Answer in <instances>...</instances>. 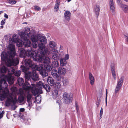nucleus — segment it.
<instances>
[{"label":"nucleus","instance_id":"obj_1","mask_svg":"<svg viewBox=\"0 0 128 128\" xmlns=\"http://www.w3.org/2000/svg\"><path fill=\"white\" fill-rule=\"evenodd\" d=\"M35 32L32 30H31L28 28H26L24 32L20 33V36L24 41L23 45L25 48L30 47L31 42L29 39L30 38L32 42L33 48H36L38 46L37 36L35 34Z\"/></svg>","mask_w":128,"mask_h":128},{"label":"nucleus","instance_id":"obj_2","mask_svg":"<svg viewBox=\"0 0 128 128\" xmlns=\"http://www.w3.org/2000/svg\"><path fill=\"white\" fill-rule=\"evenodd\" d=\"M12 43L10 42L8 46V48L10 52V54L9 58L7 60L6 65L7 66L10 67L13 66H14L18 64L19 63V61L17 58L15 57L16 56V53L15 51V45L14 44V42H15L18 40V39L16 37H12Z\"/></svg>","mask_w":128,"mask_h":128},{"label":"nucleus","instance_id":"obj_3","mask_svg":"<svg viewBox=\"0 0 128 128\" xmlns=\"http://www.w3.org/2000/svg\"><path fill=\"white\" fill-rule=\"evenodd\" d=\"M39 46L40 50L37 52L38 56L33 57L34 60L45 64H50V59L48 57H46L44 59V58L45 55L47 56L49 55L50 52L46 49L44 45L40 44Z\"/></svg>","mask_w":128,"mask_h":128},{"label":"nucleus","instance_id":"obj_4","mask_svg":"<svg viewBox=\"0 0 128 128\" xmlns=\"http://www.w3.org/2000/svg\"><path fill=\"white\" fill-rule=\"evenodd\" d=\"M8 68L5 66H3L0 69V78H2L0 82V93L4 96L8 95L9 91L6 88L8 84L6 80L4 79L6 77L7 75H5L7 72H8Z\"/></svg>","mask_w":128,"mask_h":128},{"label":"nucleus","instance_id":"obj_5","mask_svg":"<svg viewBox=\"0 0 128 128\" xmlns=\"http://www.w3.org/2000/svg\"><path fill=\"white\" fill-rule=\"evenodd\" d=\"M32 69V71L28 72L25 73V78L26 81H30L31 79L34 81H35L38 80V74L33 68Z\"/></svg>","mask_w":128,"mask_h":128},{"label":"nucleus","instance_id":"obj_6","mask_svg":"<svg viewBox=\"0 0 128 128\" xmlns=\"http://www.w3.org/2000/svg\"><path fill=\"white\" fill-rule=\"evenodd\" d=\"M72 94H68L66 92H65L62 95V100L64 103L67 104L72 102Z\"/></svg>","mask_w":128,"mask_h":128},{"label":"nucleus","instance_id":"obj_7","mask_svg":"<svg viewBox=\"0 0 128 128\" xmlns=\"http://www.w3.org/2000/svg\"><path fill=\"white\" fill-rule=\"evenodd\" d=\"M10 98H8L6 102V104L7 106H12L14 105L17 102V100L15 99H13L12 94L9 95Z\"/></svg>","mask_w":128,"mask_h":128},{"label":"nucleus","instance_id":"obj_8","mask_svg":"<svg viewBox=\"0 0 128 128\" xmlns=\"http://www.w3.org/2000/svg\"><path fill=\"white\" fill-rule=\"evenodd\" d=\"M124 76H122L118 81L115 90V92L116 94L120 90L122 85V83L124 81Z\"/></svg>","mask_w":128,"mask_h":128},{"label":"nucleus","instance_id":"obj_9","mask_svg":"<svg viewBox=\"0 0 128 128\" xmlns=\"http://www.w3.org/2000/svg\"><path fill=\"white\" fill-rule=\"evenodd\" d=\"M58 74L57 70L54 69H53L51 72V74L54 78L56 79L57 80H61L62 78Z\"/></svg>","mask_w":128,"mask_h":128},{"label":"nucleus","instance_id":"obj_10","mask_svg":"<svg viewBox=\"0 0 128 128\" xmlns=\"http://www.w3.org/2000/svg\"><path fill=\"white\" fill-rule=\"evenodd\" d=\"M40 50H38V51H37V54H36V52H35V54L34 56V51H33L30 48L28 49L26 51V55L28 57H30V58H32L34 60L33 57L35 56H38V55L37 54V52Z\"/></svg>","mask_w":128,"mask_h":128},{"label":"nucleus","instance_id":"obj_11","mask_svg":"<svg viewBox=\"0 0 128 128\" xmlns=\"http://www.w3.org/2000/svg\"><path fill=\"white\" fill-rule=\"evenodd\" d=\"M24 63L26 66L30 67L32 69L35 66V64L30 58L25 59Z\"/></svg>","mask_w":128,"mask_h":128},{"label":"nucleus","instance_id":"obj_12","mask_svg":"<svg viewBox=\"0 0 128 128\" xmlns=\"http://www.w3.org/2000/svg\"><path fill=\"white\" fill-rule=\"evenodd\" d=\"M37 40L38 41V40L41 43L39 44H38V46L39 48V45L40 44H42L44 45L45 47L46 48L45 45L44 44H46V37L45 36H39V37H37Z\"/></svg>","mask_w":128,"mask_h":128},{"label":"nucleus","instance_id":"obj_13","mask_svg":"<svg viewBox=\"0 0 128 128\" xmlns=\"http://www.w3.org/2000/svg\"><path fill=\"white\" fill-rule=\"evenodd\" d=\"M29 82H31V80L30 81H26L25 80V82L24 84V85L23 86V88L24 90H31L32 88V87L30 86V84Z\"/></svg>","mask_w":128,"mask_h":128},{"label":"nucleus","instance_id":"obj_14","mask_svg":"<svg viewBox=\"0 0 128 128\" xmlns=\"http://www.w3.org/2000/svg\"><path fill=\"white\" fill-rule=\"evenodd\" d=\"M109 4L111 11L114 14L115 12V10L114 2H113V0H110Z\"/></svg>","mask_w":128,"mask_h":128},{"label":"nucleus","instance_id":"obj_15","mask_svg":"<svg viewBox=\"0 0 128 128\" xmlns=\"http://www.w3.org/2000/svg\"><path fill=\"white\" fill-rule=\"evenodd\" d=\"M32 92L33 95L36 96L37 94H41L42 93V91L41 89L39 88H35V89L32 90Z\"/></svg>","mask_w":128,"mask_h":128},{"label":"nucleus","instance_id":"obj_16","mask_svg":"<svg viewBox=\"0 0 128 128\" xmlns=\"http://www.w3.org/2000/svg\"><path fill=\"white\" fill-rule=\"evenodd\" d=\"M35 66L34 67L33 69L35 70H36L39 71L40 72V71L44 70V66L42 64H40L38 66L35 64Z\"/></svg>","mask_w":128,"mask_h":128},{"label":"nucleus","instance_id":"obj_17","mask_svg":"<svg viewBox=\"0 0 128 128\" xmlns=\"http://www.w3.org/2000/svg\"><path fill=\"white\" fill-rule=\"evenodd\" d=\"M47 81L48 84H50L51 86H54L55 83L54 80L52 78L49 76L48 77Z\"/></svg>","mask_w":128,"mask_h":128},{"label":"nucleus","instance_id":"obj_18","mask_svg":"<svg viewBox=\"0 0 128 128\" xmlns=\"http://www.w3.org/2000/svg\"><path fill=\"white\" fill-rule=\"evenodd\" d=\"M71 13L70 11L67 10L64 13V17L66 20H69L70 19Z\"/></svg>","mask_w":128,"mask_h":128},{"label":"nucleus","instance_id":"obj_19","mask_svg":"<svg viewBox=\"0 0 128 128\" xmlns=\"http://www.w3.org/2000/svg\"><path fill=\"white\" fill-rule=\"evenodd\" d=\"M26 51L25 50V49L22 48L20 49L19 50L20 56L22 58L24 57V58L25 59L24 57L26 54Z\"/></svg>","mask_w":128,"mask_h":128},{"label":"nucleus","instance_id":"obj_20","mask_svg":"<svg viewBox=\"0 0 128 128\" xmlns=\"http://www.w3.org/2000/svg\"><path fill=\"white\" fill-rule=\"evenodd\" d=\"M58 73L62 75H64L66 72V69L62 67L59 68H58Z\"/></svg>","mask_w":128,"mask_h":128},{"label":"nucleus","instance_id":"obj_21","mask_svg":"<svg viewBox=\"0 0 128 128\" xmlns=\"http://www.w3.org/2000/svg\"><path fill=\"white\" fill-rule=\"evenodd\" d=\"M32 98V95L30 94H28L27 95L26 98L27 102L28 103V105L29 106H31L32 104L31 99Z\"/></svg>","mask_w":128,"mask_h":128},{"label":"nucleus","instance_id":"obj_22","mask_svg":"<svg viewBox=\"0 0 128 128\" xmlns=\"http://www.w3.org/2000/svg\"><path fill=\"white\" fill-rule=\"evenodd\" d=\"M121 7L125 12L128 13V6L122 4L121 5Z\"/></svg>","mask_w":128,"mask_h":128},{"label":"nucleus","instance_id":"obj_23","mask_svg":"<svg viewBox=\"0 0 128 128\" xmlns=\"http://www.w3.org/2000/svg\"><path fill=\"white\" fill-rule=\"evenodd\" d=\"M89 76L90 83L91 85H93L94 84V77L90 72H89Z\"/></svg>","mask_w":128,"mask_h":128},{"label":"nucleus","instance_id":"obj_24","mask_svg":"<svg viewBox=\"0 0 128 128\" xmlns=\"http://www.w3.org/2000/svg\"><path fill=\"white\" fill-rule=\"evenodd\" d=\"M58 91L57 90L55 89L52 92V96L54 99H56L58 97Z\"/></svg>","mask_w":128,"mask_h":128},{"label":"nucleus","instance_id":"obj_25","mask_svg":"<svg viewBox=\"0 0 128 128\" xmlns=\"http://www.w3.org/2000/svg\"><path fill=\"white\" fill-rule=\"evenodd\" d=\"M60 3V2L56 1L54 9V12H57L59 10Z\"/></svg>","mask_w":128,"mask_h":128},{"label":"nucleus","instance_id":"obj_26","mask_svg":"<svg viewBox=\"0 0 128 128\" xmlns=\"http://www.w3.org/2000/svg\"><path fill=\"white\" fill-rule=\"evenodd\" d=\"M66 60L64 59V58H60V62L61 65L62 66H64L66 64L67 62Z\"/></svg>","mask_w":128,"mask_h":128},{"label":"nucleus","instance_id":"obj_27","mask_svg":"<svg viewBox=\"0 0 128 128\" xmlns=\"http://www.w3.org/2000/svg\"><path fill=\"white\" fill-rule=\"evenodd\" d=\"M100 8L98 5H96L95 7V12L96 14L98 16L99 14Z\"/></svg>","mask_w":128,"mask_h":128},{"label":"nucleus","instance_id":"obj_28","mask_svg":"<svg viewBox=\"0 0 128 128\" xmlns=\"http://www.w3.org/2000/svg\"><path fill=\"white\" fill-rule=\"evenodd\" d=\"M15 70L13 67L10 68H8V74L11 75L14 74Z\"/></svg>","mask_w":128,"mask_h":128},{"label":"nucleus","instance_id":"obj_29","mask_svg":"<svg viewBox=\"0 0 128 128\" xmlns=\"http://www.w3.org/2000/svg\"><path fill=\"white\" fill-rule=\"evenodd\" d=\"M46 66L44 68V70L46 71L47 72H49L52 69V66H51L50 65L46 64Z\"/></svg>","mask_w":128,"mask_h":128},{"label":"nucleus","instance_id":"obj_30","mask_svg":"<svg viewBox=\"0 0 128 128\" xmlns=\"http://www.w3.org/2000/svg\"><path fill=\"white\" fill-rule=\"evenodd\" d=\"M43 88L46 90V92H48L50 91L51 88L49 85L48 84H45L44 85Z\"/></svg>","mask_w":128,"mask_h":128},{"label":"nucleus","instance_id":"obj_31","mask_svg":"<svg viewBox=\"0 0 128 128\" xmlns=\"http://www.w3.org/2000/svg\"><path fill=\"white\" fill-rule=\"evenodd\" d=\"M4 78H7L8 82L9 84H12L14 82V80L12 78V77L10 76L8 77L7 76L6 77H5Z\"/></svg>","mask_w":128,"mask_h":128},{"label":"nucleus","instance_id":"obj_32","mask_svg":"<svg viewBox=\"0 0 128 128\" xmlns=\"http://www.w3.org/2000/svg\"><path fill=\"white\" fill-rule=\"evenodd\" d=\"M40 74L42 76V77L44 78V77L47 76L48 75V73L46 72V71L45 70H42V71H40Z\"/></svg>","mask_w":128,"mask_h":128},{"label":"nucleus","instance_id":"obj_33","mask_svg":"<svg viewBox=\"0 0 128 128\" xmlns=\"http://www.w3.org/2000/svg\"><path fill=\"white\" fill-rule=\"evenodd\" d=\"M18 82L20 86L22 85L24 83V80L21 78H19L18 80Z\"/></svg>","mask_w":128,"mask_h":128},{"label":"nucleus","instance_id":"obj_34","mask_svg":"<svg viewBox=\"0 0 128 128\" xmlns=\"http://www.w3.org/2000/svg\"><path fill=\"white\" fill-rule=\"evenodd\" d=\"M52 66L54 68L58 67L59 66V63L58 61L56 60L53 62L52 63Z\"/></svg>","mask_w":128,"mask_h":128},{"label":"nucleus","instance_id":"obj_35","mask_svg":"<svg viewBox=\"0 0 128 128\" xmlns=\"http://www.w3.org/2000/svg\"><path fill=\"white\" fill-rule=\"evenodd\" d=\"M21 69L23 72L26 73L28 70L29 68L24 66H21Z\"/></svg>","mask_w":128,"mask_h":128},{"label":"nucleus","instance_id":"obj_36","mask_svg":"<svg viewBox=\"0 0 128 128\" xmlns=\"http://www.w3.org/2000/svg\"><path fill=\"white\" fill-rule=\"evenodd\" d=\"M44 83L42 81H39L38 84V87L39 88L41 89L42 86H43L44 85Z\"/></svg>","mask_w":128,"mask_h":128},{"label":"nucleus","instance_id":"obj_37","mask_svg":"<svg viewBox=\"0 0 128 128\" xmlns=\"http://www.w3.org/2000/svg\"><path fill=\"white\" fill-rule=\"evenodd\" d=\"M52 58L55 60H58L59 58V55L58 53L55 54H53L52 56Z\"/></svg>","mask_w":128,"mask_h":128},{"label":"nucleus","instance_id":"obj_38","mask_svg":"<svg viewBox=\"0 0 128 128\" xmlns=\"http://www.w3.org/2000/svg\"><path fill=\"white\" fill-rule=\"evenodd\" d=\"M49 44L50 47L52 48H54L56 46V44L52 41H50Z\"/></svg>","mask_w":128,"mask_h":128},{"label":"nucleus","instance_id":"obj_39","mask_svg":"<svg viewBox=\"0 0 128 128\" xmlns=\"http://www.w3.org/2000/svg\"><path fill=\"white\" fill-rule=\"evenodd\" d=\"M54 87L57 88V89H58L60 88L61 86L60 84L58 82H56V83H54V86H53Z\"/></svg>","mask_w":128,"mask_h":128},{"label":"nucleus","instance_id":"obj_40","mask_svg":"<svg viewBox=\"0 0 128 128\" xmlns=\"http://www.w3.org/2000/svg\"><path fill=\"white\" fill-rule=\"evenodd\" d=\"M24 100V98L23 96H20L18 98V102L20 103H22Z\"/></svg>","mask_w":128,"mask_h":128},{"label":"nucleus","instance_id":"obj_41","mask_svg":"<svg viewBox=\"0 0 128 128\" xmlns=\"http://www.w3.org/2000/svg\"><path fill=\"white\" fill-rule=\"evenodd\" d=\"M21 74L20 71V70H16L14 72V74L15 76H20Z\"/></svg>","mask_w":128,"mask_h":128},{"label":"nucleus","instance_id":"obj_42","mask_svg":"<svg viewBox=\"0 0 128 128\" xmlns=\"http://www.w3.org/2000/svg\"><path fill=\"white\" fill-rule=\"evenodd\" d=\"M62 82L64 85H66L69 84V81L66 79H64L63 80Z\"/></svg>","mask_w":128,"mask_h":128},{"label":"nucleus","instance_id":"obj_43","mask_svg":"<svg viewBox=\"0 0 128 128\" xmlns=\"http://www.w3.org/2000/svg\"><path fill=\"white\" fill-rule=\"evenodd\" d=\"M50 51V52L52 55L53 54H55L58 53V51L55 49L52 50H51Z\"/></svg>","mask_w":128,"mask_h":128},{"label":"nucleus","instance_id":"obj_44","mask_svg":"<svg viewBox=\"0 0 128 128\" xmlns=\"http://www.w3.org/2000/svg\"><path fill=\"white\" fill-rule=\"evenodd\" d=\"M8 2L10 4H15L16 2L14 0H8Z\"/></svg>","mask_w":128,"mask_h":128},{"label":"nucleus","instance_id":"obj_45","mask_svg":"<svg viewBox=\"0 0 128 128\" xmlns=\"http://www.w3.org/2000/svg\"><path fill=\"white\" fill-rule=\"evenodd\" d=\"M11 91L14 93H15L17 90V88L14 87H12L10 89Z\"/></svg>","mask_w":128,"mask_h":128},{"label":"nucleus","instance_id":"obj_46","mask_svg":"<svg viewBox=\"0 0 128 128\" xmlns=\"http://www.w3.org/2000/svg\"><path fill=\"white\" fill-rule=\"evenodd\" d=\"M111 71L112 72V76L115 79L116 78V75L115 74V70H111Z\"/></svg>","mask_w":128,"mask_h":128},{"label":"nucleus","instance_id":"obj_47","mask_svg":"<svg viewBox=\"0 0 128 128\" xmlns=\"http://www.w3.org/2000/svg\"><path fill=\"white\" fill-rule=\"evenodd\" d=\"M111 70H115V66L114 63H112L111 65Z\"/></svg>","mask_w":128,"mask_h":128},{"label":"nucleus","instance_id":"obj_48","mask_svg":"<svg viewBox=\"0 0 128 128\" xmlns=\"http://www.w3.org/2000/svg\"><path fill=\"white\" fill-rule=\"evenodd\" d=\"M34 9L36 10L37 11H39L41 10V8L39 6H34Z\"/></svg>","mask_w":128,"mask_h":128},{"label":"nucleus","instance_id":"obj_49","mask_svg":"<svg viewBox=\"0 0 128 128\" xmlns=\"http://www.w3.org/2000/svg\"><path fill=\"white\" fill-rule=\"evenodd\" d=\"M56 102L57 103H58V105L60 106L62 104V102L60 100H57Z\"/></svg>","mask_w":128,"mask_h":128},{"label":"nucleus","instance_id":"obj_50","mask_svg":"<svg viewBox=\"0 0 128 128\" xmlns=\"http://www.w3.org/2000/svg\"><path fill=\"white\" fill-rule=\"evenodd\" d=\"M108 96V90L106 89V98H105V101L106 104V105H107V98Z\"/></svg>","mask_w":128,"mask_h":128},{"label":"nucleus","instance_id":"obj_51","mask_svg":"<svg viewBox=\"0 0 128 128\" xmlns=\"http://www.w3.org/2000/svg\"><path fill=\"white\" fill-rule=\"evenodd\" d=\"M4 113V111H2V112H0V119H1L3 116V114Z\"/></svg>","mask_w":128,"mask_h":128},{"label":"nucleus","instance_id":"obj_52","mask_svg":"<svg viewBox=\"0 0 128 128\" xmlns=\"http://www.w3.org/2000/svg\"><path fill=\"white\" fill-rule=\"evenodd\" d=\"M69 58V55L68 54H66L65 55L64 59L66 60H68Z\"/></svg>","mask_w":128,"mask_h":128},{"label":"nucleus","instance_id":"obj_53","mask_svg":"<svg viewBox=\"0 0 128 128\" xmlns=\"http://www.w3.org/2000/svg\"><path fill=\"white\" fill-rule=\"evenodd\" d=\"M117 3L118 4L121 6V5L122 4V2L121 0H116Z\"/></svg>","mask_w":128,"mask_h":128},{"label":"nucleus","instance_id":"obj_54","mask_svg":"<svg viewBox=\"0 0 128 128\" xmlns=\"http://www.w3.org/2000/svg\"><path fill=\"white\" fill-rule=\"evenodd\" d=\"M76 107V110L77 112H78V105L77 104V102H75Z\"/></svg>","mask_w":128,"mask_h":128},{"label":"nucleus","instance_id":"obj_55","mask_svg":"<svg viewBox=\"0 0 128 128\" xmlns=\"http://www.w3.org/2000/svg\"><path fill=\"white\" fill-rule=\"evenodd\" d=\"M5 20L6 19H4V20H2L1 22V25H4V24L5 23Z\"/></svg>","mask_w":128,"mask_h":128},{"label":"nucleus","instance_id":"obj_56","mask_svg":"<svg viewBox=\"0 0 128 128\" xmlns=\"http://www.w3.org/2000/svg\"><path fill=\"white\" fill-rule=\"evenodd\" d=\"M100 102V100H98V99L96 103V106L97 107H98L99 106Z\"/></svg>","mask_w":128,"mask_h":128},{"label":"nucleus","instance_id":"obj_57","mask_svg":"<svg viewBox=\"0 0 128 128\" xmlns=\"http://www.w3.org/2000/svg\"><path fill=\"white\" fill-rule=\"evenodd\" d=\"M25 110V109L24 108H21L20 109V112H23Z\"/></svg>","mask_w":128,"mask_h":128},{"label":"nucleus","instance_id":"obj_58","mask_svg":"<svg viewBox=\"0 0 128 128\" xmlns=\"http://www.w3.org/2000/svg\"><path fill=\"white\" fill-rule=\"evenodd\" d=\"M103 112V110L102 108L101 109L100 111V115L102 114Z\"/></svg>","mask_w":128,"mask_h":128},{"label":"nucleus","instance_id":"obj_59","mask_svg":"<svg viewBox=\"0 0 128 128\" xmlns=\"http://www.w3.org/2000/svg\"><path fill=\"white\" fill-rule=\"evenodd\" d=\"M4 16L5 18H8V16L6 14H4Z\"/></svg>","mask_w":128,"mask_h":128},{"label":"nucleus","instance_id":"obj_60","mask_svg":"<svg viewBox=\"0 0 128 128\" xmlns=\"http://www.w3.org/2000/svg\"><path fill=\"white\" fill-rule=\"evenodd\" d=\"M125 36L126 38V40L127 42H128V36L126 35H125Z\"/></svg>","mask_w":128,"mask_h":128},{"label":"nucleus","instance_id":"obj_61","mask_svg":"<svg viewBox=\"0 0 128 128\" xmlns=\"http://www.w3.org/2000/svg\"><path fill=\"white\" fill-rule=\"evenodd\" d=\"M19 91L20 92V95L22 96L23 94V92H21L20 90Z\"/></svg>","mask_w":128,"mask_h":128},{"label":"nucleus","instance_id":"obj_62","mask_svg":"<svg viewBox=\"0 0 128 128\" xmlns=\"http://www.w3.org/2000/svg\"><path fill=\"white\" fill-rule=\"evenodd\" d=\"M3 25L2 26H0V28H2L3 27H4V26H3Z\"/></svg>","mask_w":128,"mask_h":128},{"label":"nucleus","instance_id":"obj_63","mask_svg":"<svg viewBox=\"0 0 128 128\" xmlns=\"http://www.w3.org/2000/svg\"><path fill=\"white\" fill-rule=\"evenodd\" d=\"M100 115V119L102 118V114Z\"/></svg>","mask_w":128,"mask_h":128},{"label":"nucleus","instance_id":"obj_64","mask_svg":"<svg viewBox=\"0 0 128 128\" xmlns=\"http://www.w3.org/2000/svg\"><path fill=\"white\" fill-rule=\"evenodd\" d=\"M124 1L126 2H128V0H124Z\"/></svg>","mask_w":128,"mask_h":128}]
</instances>
